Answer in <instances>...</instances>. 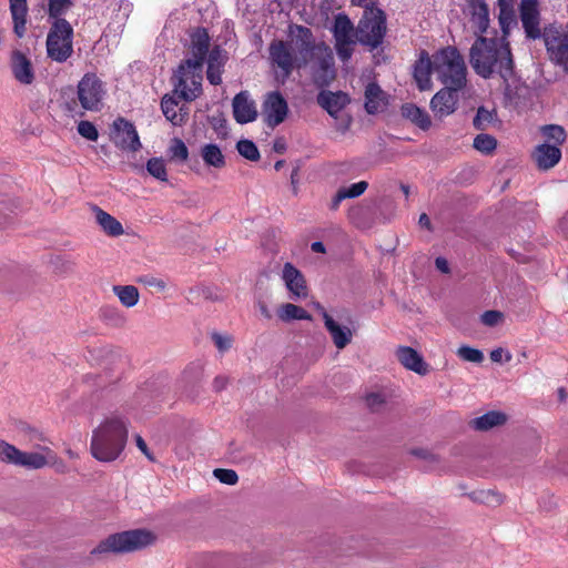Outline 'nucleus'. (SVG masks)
Here are the masks:
<instances>
[{
    "instance_id": "1",
    "label": "nucleus",
    "mask_w": 568,
    "mask_h": 568,
    "mask_svg": "<svg viewBox=\"0 0 568 568\" xmlns=\"http://www.w3.org/2000/svg\"><path fill=\"white\" fill-rule=\"evenodd\" d=\"M318 45L320 41L310 28L290 24L287 39L274 40L268 48L270 61L275 69L276 78L285 81L294 69L306 68Z\"/></svg>"
},
{
    "instance_id": "2",
    "label": "nucleus",
    "mask_w": 568,
    "mask_h": 568,
    "mask_svg": "<svg viewBox=\"0 0 568 568\" xmlns=\"http://www.w3.org/2000/svg\"><path fill=\"white\" fill-rule=\"evenodd\" d=\"M469 63L484 79L499 75L508 81L514 74L513 54L505 39L477 37L469 50Z\"/></svg>"
},
{
    "instance_id": "3",
    "label": "nucleus",
    "mask_w": 568,
    "mask_h": 568,
    "mask_svg": "<svg viewBox=\"0 0 568 568\" xmlns=\"http://www.w3.org/2000/svg\"><path fill=\"white\" fill-rule=\"evenodd\" d=\"M126 439L125 422L119 416L108 417L92 433L91 454L99 462H113L123 452Z\"/></svg>"
},
{
    "instance_id": "4",
    "label": "nucleus",
    "mask_w": 568,
    "mask_h": 568,
    "mask_svg": "<svg viewBox=\"0 0 568 568\" xmlns=\"http://www.w3.org/2000/svg\"><path fill=\"white\" fill-rule=\"evenodd\" d=\"M434 73L438 80L452 89H463L466 85L467 69L464 58L455 47H446L432 55Z\"/></svg>"
},
{
    "instance_id": "5",
    "label": "nucleus",
    "mask_w": 568,
    "mask_h": 568,
    "mask_svg": "<svg viewBox=\"0 0 568 568\" xmlns=\"http://www.w3.org/2000/svg\"><path fill=\"white\" fill-rule=\"evenodd\" d=\"M151 532L142 529L128 530L109 536L101 541L92 554L130 552L144 548L152 544Z\"/></svg>"
},
{
    "instance_id": "6",
    "label": "nucleus",
    "mask_w": 568,
    "mask_h": 568,
    "mask_svg": "<svg viewBox=\"0 0 568 568\" xmlns=\"http://www.w3.org/2000/svg\"><path fill=\"white\" fill-rule=\"evenodd\" d=\"M73 28L65 19L52 21L47 36V53L55 62H65L73 53Z\"/></svg>"
},
{
    "instance_id": "7",
    "label": "nucleus",
    "mask_w": 568,
    "mask_h": 568,
    "mask_svg": "<svg viewBox=\"0 0 568 568\" xmlns=\"http://www.w3.org/2000/svg\"><path fill=\"white\" fill-rule=\"evenodd\" d=\"M203 65L184 61L174 75V93L190 102L202 93Z\"/></svg>"
},
{
    "instance_id": "8",
    "label": "nucleus",
    "mask_w": 568,
    "mask_h": 568,
    "mask_svg": "<svg viewBox=\"0 0 568 568\" xmlns=\"http://www.w3.org/2000/svg\"><path fill=\"white\" fill-rule=\"evenodd\" d=\"M542 39L550 61L568 72V24H549Z\"/></svg>"
},
{
    "instance_id": "9",
    "label": "nucleus",
    "mask_w": 568,
    "mask_h": 568,
    "mask_svg": "<svg viewBox=\"0 0 568 568\" xmlns=\"http://www.w3.org/2000/svg\"><path fill=\"white\" fill-rule=\"evenodd\" d=\"M385 17L379 9L365 10L357 26L358 42L371 48H377L385 36Z\"/></svg>"
},
{
    "instance_id": "10",
    "label": "nucleus",
    "mask_w": 568,
    "mask_h": 568,
    "mask_svg": "<svg viewBox=\"0 0 568 568\" xmlns=\"http://www.w3.org/2000/svg\"><path fill=\"white\" fill-rule=\"evenodd\" d=\"M332 33L335 40V50L343 62H347L353 54L354 45L358 41L357 29L354 28L349 18L344 13H338L332 27Z\"/></svg>"
},
{
    "instance_id": "11",
    "label": "nucleus",
    "mask_w": 568,
    "mask_h": 568,
    "mask_svg": "<svg viewBox=\"0 0 568 568\" xmlns=\"http://www.w3.org/2000/svg\"><path fill=\"white\" fill-rule=\"evenodd\" d=\"M314 82L318 87L328 85L336 75L334 55L332 49L324 42L320 41V45L310 58V64Z\"/></svg>"
},
{
    "instance_id": "12",
    "label": "nucleus",
    "mask_w": 568,
    "mask_h": 568,
    "mask_svg": "<svg viewBox=\"0 0 568 568\" xmlns=\"http://www.w3.org/2000/svg\"><path fill=\"white\" fill-rule=\"evenodd\" d=\"M105 95L102 81L93 73H87L78 83V99L87 111H99Z\"/></svg>"
},
{
    "instance_id": "13",
    "label": "nucleus",
    "mask_w": 568,
    "mask_h": 568,
    "mask_svg": "<svg viewBox=\"0 0 568 568\" xmlns=\"http://www.w3.org/2000/svg\"><path fill=\"white\" fill-rule=\"evenodd\" d=\"M288 114V104L283 94L278 91H272L265 94L262 104V115L264 122L270 128H275L283 123Z\"/></svg>"
},
{
    "instance_id": "14",
    "label": "nucleus",
    "mask_w": 568,
    "mask_h": 568,
    "mask_svg": "<svg viewBox=\"0 0 568 568\" xmlns=\"http://www.w3.org/2000/svg\"><path fill=\"white\" fill-rule=\"evenodd\" d=\"M112 139L114 144L124 151L136 152L142 146L135 126L123 118H118L113 122Z\"/></svg>"
},
{
    "instance_id": "15",
    "label": "nucleus",
    "mask_w": 568,
    "mask_h": 568,
    "mask_svg": "<svg viewBox=\"0 0 568 568\" xmlns=\"http://www.w3.org/2000/svg\"><path fill=\"white\" fill-rule=\"evenodd\" d=\"M519 17L528 39L536 40L542 38L544 31L540 29L538 0H521Z\"/></svg>"
},
{
    "instance_id": "16",
    "label": "nucleus",
    "mask_w": 568,
    "mask_h": 568,
    "mask_svg": "<svg viewBox=\"0 0 568 568\" xmlns=\"http://www.w3.org/2000/svg\"><path fill=\"white\" fill-rule=\"evenodd\" d=\"M281 278L290 292L291 298L301 300L307 296L306 281L301 271L292 263L287 262L284 264Z\"/></svg>"
},
{
    "instance_id": "17",
    "label": "nucleus",
    "mask_w": 568,
    "mask_h": 568,
    "mask_svg": "<svg viewBox=\"0 0 568 568\" xmlns=\"http://www.w3.org/2000/svg\"><path fill=\"white\" fill-rule=\"evenodd\" d=\"M459 89L445 87L439 90L430 100V109L438 118H445L455 112L457 108Z\"/></svg>"
},
{
    "instance_id": "18",
    "label": "nucleus",
    "mask_w": 568,
    "mask_h": 568,
    "mask_svg": "<svg viewBox=\"0 0 568 568\" xmlns=\"http://www.w3.org/2000/svg\"><path fill=\"white\" fill-rule=\"evenodd\" d=\"M467 10L470 28L476 36H483L489 27V10L484 0H468Z\"/></svg>"
},
{
    "instance_id": "19",
    "label": "nucleus",
    "mask_w": 568,
    "mask_h": 568,
    "mask_svg": "<svg viewBox=\"0 0 568 568\" xmlns=\"http://www.w3.org/2000/svg\"><path fill=\"white\" fill-rule=\"evenodd\" d=\"M232 108L233 116L237 123H250L257 118L255 102L250 98L246 91H242L234 97Z\"/></svg>"
},
{
    "instance_id": "20",
    "label": "nucleus",
    "mask_w": 568,
    "mask_h": 568,
    "mask_svg": "<svg viewBox=\"0 0 568 568\" xmlns=\"http://www.w3.org/2000/svg\"><path fill=\"white\" fill-rule=\"evenodd\" d=\"M10 68L14 79L21 84H31L34 71L30 59L21 51L13 50L10 57Z\"/></svg>"
},
{
    "instance_id": "21",
    "label": "nucleus",
    "mask_w": 568,
    "mask_h": 568,
    "mask_svg": "<svg viewBox=\"0 0 568 568\" xmlns=\"http://www.w3.org/2000/svg\"><path fill=\"white\" fill-rule=\"evenodd\" d=\"M434 72L433 58L422 51L414 64V80L420 91L430 90L433 87L430 74Z\"/></svg>"
},
{
    "instance_id": "22",
    "label": "nucleus",
    "mask_w": 568,
    "mask_h": 568,
    "mask_svg": "<svg viewBox=\"0 0 568 568\" xmlns=\"http://www.w3.org/2000/svg\"><path fill=\"white\" fill-rule=\"evenodd\" d=\"M324 320V325L329 333L334 345L338 349L345 348L352 341V331L347 326L339 325L334 318L323 308L320 307Z\"/></svg>"
},
{
    "instance_id": "23",
    "label": "nucleus",
    "mask_w": 568,
    "mask_h": 568,
    "mask_svg": "<svg viewBox=\"0 0 568 568\" xmlns=\"http://www.w3.org/2000/svg\"><path fill=\"white\" fill-rule=\"evenodd\" d=\"M54 458V453L49 447H42L41 452H19L17 465L27 469H40L49 465Z\"/></svg>"
},
{
    "instance_id": "24",
    "label": "nucleus",
    "mask_w": 568,
    "mask_h": 568,
    "mask_svg": "<svg viewBox=\"0 0 568 568\" xmlns=\"http://www.w3.org/2000/svg\"><path fill=\"white\" fill-rule=\"evenodd\" d=\"M317 103L327 111V113L337 118L339 112L349 103L348 95L342 91H322L317 95Z\"/></svg>"
},
{
    "instance_id": "25",
    "label": "nucleus",
    "mask_w": 568,
    "mask_h": 568,
    "mask_svg": "<svg viewBox=\"0 0 568 568\" xmlns=\"http://www.w3.org/2000/svg\"><path fill=\"white\" fill-rule=\"evenodd\" d=\"M227 61V54L219 47L213 48L207 57L206 79L213 85L222 83V73Z\"/></svg>"
},
{
    "instance_id": "26",
    "label": "nucleus",
    "mask_w": 568,
    "mask_h": 568,
    "mask_svg": "<svg viewBox=\"0 0 568 568\" xmlns=\"http://www.w3.org/2000/svg\"><path fill=\"white\" fill-rule=\"evenodd\" d=\"M534 161L540 170L554 168L561 159V150L557 145L542 143L535 148L532 152Z\"/></svg>"
},
{
    "instance_id": "27",
    "label": "nucleus",
    "mask_w": 568,
    "mask_h": 568,
    "mask_svg": "<svg viewBox=\"0 0 568 568\" xmlns=\"http://www.w3.org/2000/svg\"><path fill=\"white\" fill-rule=\"evenodd\" d=\"M210 37L205 29L197 28L191 33V53L192 58L185 61L200 63L203 65L204 59L209 52Z\"/></svg>"
},
{
    "instance_id": "28",
    "label": "nucleus",
    "mask_w": 568,
    "mask_h": 568,
    "mask_svg": "<svg viewBox=\"0 0 568 568\" xmlns=\"http://www.w3.org/2000/svg\"><path fill=\"white\" fill-rule=\"evenodd\" d=\"M396 356L405 368L419 375L427 374V365L425 364L423 357L414 348L408 346H400L396 351Z\"/></svg>"
},
{
    "instance_id": "29",
    "label": "nucleus",
    "mask_w": 568,
    "mask_h": 568,
    "mask_svg": "<svg viewBox=\"0 0 568 568\" xmlns=\"http://www.w3.org/2000/svg\"><path fill=\"white\" fill-rule=\"evenodd\" d=\"M387 104L386 93L381 89V87L371 82L365 88V110L368 114H376L383 111Z\"/></svg>"
},
{
    "instance_id": "30",
    "label": "nucleus",
    "mask_w": 568,
    "mask_h": 568,
    "mask_svg": "<svg viewBox=\"0 0 568 568\" xmlns=\"http://www.w3.org/2000/svg\"><path fill=\"white\" fill-rule=\"evenodd\" d=\"M92 212L94 213L95 222L106 235L118 237L124 234V229L121 222L118 221L114 216L97 205L92 206Z\"/></svg>"
},
{
    "instance_id": "31",
    "label": "nucleus",
    "mask_w": 568,
    "mask_h": 568,
    "mask_svg": "<svg viewBox=\"0 0 568 568\" xmlns=\"http://www.w3.org/2000/svg\"><path fill=\"white\" fill-rule=\"evenodd\" d=\"M10 12L13 20V31L17 37L22 38L27 23V0H10Z\"/></svg>"
},
{
    "instance_id": "32",
    "label": "nucleus",
    "mask_w": 568,
    "mask_h": 568,
    "mask_svg": "<svg viewBox=\"0 0 568 568\" xmlns=\"http://www.w3.org/2000/svg\"><path fill=\"white\" fill-rule=\"evenodd\" d=\"M201 158L205 165L214 168V169H222L225 166V156L222 153V150L217 144L214 143H206L201 146L200 150Z\"/></svg>"
},
{
    "instance_id": "33",
    "label": "nucleus",
    "mask_w": 568,
    "mask_h": 568,
    "mask_svg": "<svg viewBox=\"0 0 568 568\" xmlns=\"http://www.w3.org/2000/svg\"><path fill=\"white\" fill-rule=\"evenodd\" d=\"M402 115L405 119L410 120L413 123H415L417 126H419L423 130H427L432 125V121H430L428 113L415 104H412V103L404 104L402 106Z\"/></svg>"
},
{
    "instance_id": "34",
    "label": "nucleus",
    "mask_w": 568,
    "mask_h": 568,
    "mask_svg": "<svg viewBox=\"0 0 568 568\" xmlns=\"http://www.w3.org/2000/svg\"><path fill=\"white\" fill-rule=\"evenodd\" d=\"M506 419L507 418L505 414L491 410L479 417L474 418L470 422V426L476 430H488L491 429L493 427L503 425L506 422Z\"/></svg>"
},
{
    "instance_id": "35",
    "label": "nucleus",
    "mask_w": 568,
    "mask_h": 568,
    "mask_svg": "<svg viewBox=\"0 0 568 568\" xmlns=\"http://www.w3.org/2000/svg\"><path fill=\"white\" fill-rule=\"evenodd\" d=\"M178 102L171 97H163L161 109L164 116L174 125H181L185 121V114L178 112Z\"/></svg>"
},
{
    "instance_id": "36",
    "label": "nucleus",
    "mask_w": 568,
    "mask_h": 568,
    "mask_svg": "<svg viewBox=\"0 0 568 568\" xmlns=\"http://www.w3.org/2000/svg\"><path fill=\"white\" fill-rule=\"evenodd\" d=\"M113 291L125 307H133L139 302V291L133 285L114 286Z\"/></svg>"
},
{
    "instance_id": "37",
    "label": "nucleus",
    "mask_w": 568,
    "mask_h": 568,
    "mask_svg": "<svg viewBox=\"0 0 568 568\" xmlns=\"http://www.w3.org/2000/svg\"><path fill=\"white\" fill-rule=\"evenodd\" d=\"M277 314L284 322L293 320H311V315L303 307L291 303L282 305Z\"/></svg>"
},
{
    "instance_id": "38",
    "label": "nucleus",
    "mask_w": 568,
    "mask_h": 568,
    "mask_svg": "<svg viewBox=\"0 0 568 568\" xmlns=\"http://www.w3.org/2000/svg\"><path fill=\"white\" fill-rule=\"evenodd\" d=\"M473 146L483 154H491L497 148V140L490 134L480 133L475 136Z\"/></svg>"
},
{
    "instance_id": "39",
    "label": "nucleus",
    "mask_w": 568,
    "mask_h": 568,
    "mask_svg": "<svg viewBox=\"0 0 568 568\" xmlns=\"http://www.w3.org/2000/svg\"><path fill=\"white\" fill-rule=\"evenodd\" d=\"M470 497L477 503L487 504L489 506H498L504 501V497L499 493L490 489L474 491Z\"/></svg>"
},
{
    "instance_id": "40",
    "label": "nucleus",
    "mask_w": 568,
    "mask_h": 568,
    "mask_svg": "<svg viewBox=\"0 0 568 568\" xmlns=\"http://www.w3.org/2000/svg\"><path fill=\"white\" fill-rule=\"evenodd\" d=\"M146 171L150 175L161 182L168 181L165 162L161 158H152L146 162Z\"/></svg>"
},
{
    "instance_id": "41",
    "label": "nucleus",
    "mask_w": 568,
    "mask_h": 568,
    "mask_svg": "<svg viewBox=\"0 0 568 568\" xmlns=\"http://www.w3.org/2000/svg\"><path fill=\"white\" fill-rule=\"evenodd\" d=\"M542 135L549 142H554L552 145H561L566 141V132L562 126L556 124H549L541 128Z\"/></svg>"
},
{
    "instance_id": "42",
    "label": "nucleus",
    "mask_w": 568,
    "mask_h": 568,
    "mask_svg": "<svg viewBox=\"0 0 568 568\" xmlns=\"http://www.w3.org/2000/svg\"><path fill=\"white\" fill-rule=\"evenodd\" d=\"M498 22L501 30V37L499 39L508 41L507 39L510 34V30L517 24L515 11L499 12Z\"/></svg>"
},
{
    "instance_id": "43",
    "label": "nucleus",
    "mask_w": 568,
    "mask_h": 568,
    "mask_svg": "<svg viewBox=\"0 0 568 568\" xmlns=\"http://www.w3.org/2000/svg\"><path fill=\"white\" fill-rule=\"evenodd\" d=\"M72 7V0H49L48 14L49 18L57 20L63 19L62 16Z\"/></svg>"
},
{
    "instance_id": "44",
    "label": "nucleus",
    "mask_w": 568,
    "mask_h": 568,
    "mask_svg": "<svg viewBox=\"0 0 568 568\" xmlns=\"http://www.w3.org/2000/svg\"><path fill=\"white\" fill-rule=\"evenodd\" d=\"M19 452L16 446L0 439V462L16 466Z\"/></svg>"
},
{
    "instance_id": "45",
    "label": "nucleus",
    "mask_w": 568,
    "mask_h": 568,
    "mask_svg": "<svg viewBox=\"0 0 568 568\" xmlns=\"http://www.w3.org/2000/svg\"><path fill=\"white\" fill-rule=\"evenodd\" d=\"M237 152L250 161H257L260 159V152L257 146L251 140H240L236 143Z\"/></svg>"
},
{
    "instance_id": "46",
    "label": "nucleus",
    "mask_w": 568,
    "mask_h": 568,
    "mask_svg": "<svg viewBox=\"0 0 568 568\" xmlns=\"http://www.w3.org/2000/svg\"><path fill=\"white\" fill-rule=\"evenodd\" d=\"M495 112L489 111L484 106L478 108L476 115L473 120V125L479 131H484L494 121Z\"/></svg>"
},
{
    "instance_id": "47",
    "label": "nucleus",
    "mask_w": 568,
    "mask_h": 568,
    "mask_svg": "<svg viewBox=\"0 0 568 568\" xmlns=\"http://www.w3.org/2000/svg\"><path fill=\"white\" fill-rule=\"evenodd\" d=\"M457 356L469 363H476L479 364L484 361V353L480 349L470 347L468 345H462L457 352Z\"/></svg>"
},
{
    "instance_id": "48",
    "label": "nucleus",
    "mask_w": 568,
    "mask_h": 568,
    "mask_svg": "<svg viewBox=\"0 0 568 568\" xmlns=\"http://www.w3.org/2000/svg\"><path fill=\"white\" fill-rule=\"evenodd\" d=\"M169 154L172 159H176L181 162H185L189 158V150L185 143L179 139L174 138L171 141V145L169 148Z\"/></svg>"
},
{
    "instance_id": "49",
    "label": "nucleus",
    "mask_w": 568,
    "mask_h": 568,
    "mask_svg": "<svg viewBox=\"0 0 568 568\" xmlns=\"http://www.w3.org/2000/svg\"><path fill=\"white\" fill-rule=\"evenodd\" d=\"M368 187V183L366 181H359L353 183L349 186L341 187L346 199H354L362 195Z\"/></svg>"
},
{
    "instance_id": "50",
    "label": "nucleus",
    "mask_w": 568,
    "mask_h": 568,
    "mask_svg": "<svg viewBox=\"0 0 568 568\" xmlns=\"http://www.w3.org/2000/svg\"><path fill=\"white\" fill-rule=\"evenodd\" d=\"M78 132L81 136L85 138L89 141H97L99 138L97 128L90 121H81L78 124Z\"/></svg>"
},
{
    "instance_id": "51",
    "label": "nucleus",
    "mask_w": 568,
    "mask_h": 568,
    "mask_svg": "<svg viewBox=\"0 0 568 568\" xmlns=\"http://www.w3.org/2000/svg\"><path fill=\"white\" fill-rule=\"evenodd\" d=\"M504 320V314L499 311H486L481 314L480 321L488 327L498 325Z\"/></svg>"
},
{
    "instance_id": "52",
    "label": "nucleus",
    "mask_w": 568,
    "mask_h": 568,
    "mask_svg": "<svg viewBox=\"0 0 568 568\" xmlns=\"http://www.w3.org/2000/svg\"><path fill=\"white\" fill-rule=\"evenodd\" d=\"M214 476L217 478L221 483L226 485H235L239 480L237 474L232 469H215Z\"/></svg>"
},
{
    "instance_id": "53",
    "label": "nucleus",
    "mask_w": 568,
    "mask_h": 568,
    "mask_svg": "<svg viewBox=\"0 0 568 568\" xmlns=\"http://www.w3.org/2000/svg\"><path fill=\"white\" fill-rule=\"evenodd\" d=\"M212 339L214 342V345L220 352H226L232 346V338L227 335H222L219 333L212 334Z\"/></svg>"
},
{
    "instance_id": "54",
    "label": "nucleus",
    "mask_w": 568,
    "mask_h": 568,
    "mask_svg": "<svg viewBox=\"0 0 568 568\" xmlns=\"http://www.w3.org/2000/svg\"><path fill=\"white\" fill-rule=\"evenodd\" d=\"M211 124L216 132L219 138H226L227 136V123L226 120L223 118H212Z\"/></svg>"
},
{
    "instance_id": "55",
    "label": "nucleus",
    "mask_w": 568,
    "mask_h": 568,
    "mask_svg": "<svg viewBox=\"0 0 568 568\" xmlns=\"http://www.w3.org/2000/svg\"><path fill=\"white\" fill-rule=\"evenodd\" d=\"M366 403L371 409L377 410L383 405L384 398L381 394L373 393L366 397Z\"/></svg>"
},
{
    "instance_id": "56",
    "label": "nucleus",
    "mask_w": 568,
    "mask_h": 568,
    "mask_svg": "<svg viewBox=\"0 0 568 568\" xmlns=\"http://www.w3.org/2000/svg\"><path fill=\"white\" fill-rule=\"evenodd\" d=\"M135 442H136V446L142 452V454L151 462H154V457L153 455L151 454V452L149 450L148 448V445L146 443L144 442V439L140 436V435H136L135 436Z\"/></svg>"
},
{
    "instance_id": "57",
    "label": "nucleus",
    "mask_w": 568,
    "mask_h": 568,
    "mask_svg": "<svg viewBox=\"0 0 568 568\" xmlns=\"http://www.w3.org/2000/svg\"><path fill=\"white\" fill-rule=\"evenodd\" d=\"M344 200H346V197H345L344 193L342 192V190L339 189L337 191V193L334 195V197L332 199L329 209L333 211H336L339 207L342 201H344Z\"/></svg>"
},
{
    "instance_id": "58",
    "label": "nucleus",
    "mask_w": 568,
    "mask_h": 568,
    "mask_svg": "<svg viewBox=\"0 0 568 568\" xmlns=\"http://www.w3.org/2000/svg\"><path fill=\"white\" fill-rule=\"evenodd\" d=\"M49 465L54 467V469L61 474L67 473L68 470L67 465L61 459H58L55 455L54 458L49 462Z\"/></svg>"
},
{
    "instance_id": "59",
    "label": "nucleus",
    "mask_w": 568,
    "mask_h": 568,
    "mask_svg": "<svg viewBox=\"0 0 568 568\" xmlns=\"http://www.w3.org/2000/svg\"><path fill=\"white\" fill-rule=\"evenodd\" d=\"M227 378L225 376H216L213 381V388L216 392H221L226 387Z\"/></svg>"
},
{
    "instance_id": "60",
    "label": "nucleus",
    "mask_w": 568,
    "mask_h": 568,
    "mask_svg": "<svg viewBox=\"0 0 568 568\" xmlns=\"http://www.w3.org/2000/svg\"><path fill=\"white\" fill-rule=\"evenodd\" d=\"M515 0H498L499 12L514 11Z\"/></svg>"
},
{
    "instance_id": "61",
    "label": "nucleus",
    "mask_w": 568,
    "mask_h": 568,
    "mask_svg": "<svg viewBox=\"0 0 568 568\" xmlns=\"http://www.w3.org/2000/svg\"><path fill=\"white\" fill-rule=\"evenodd\" d=\"M435 265L436 267L442 272V273H448L449 272V266H448V262L446 258L444 257H437L436 261H435Z\"/></svg>"
},
{
    "instance_id": "62",
    "label": "nucleus",
    "mask_w": 568,
    "mask_h": 568,
    "mask_svg": "<svg viewBox=\"0 0 568 568\" xmlns=\"http://www.w3.org/2000/svg\"><path fill=\"white\" fill-rule=\"evenodd\" d=\"M505 352L503 348L498 347L490 352V359L495 363H500L503 361Z\"/></svg>"
},
{
    "instance_id": "63",
    "label": "nucleus",
    "mask_w": 568,
    "mask_h": 568,
    "mask_svg": "<svg viewBox=\"0 0 568 568\" xmlns=\"http://www.w3.org/2000/svg\"><path fill=\"white\" fill-rule=\"evenodd\" d=\"M414 455L420 457V458H424V459H430V460H435V456L433 454H430L429 452L425 450V449H415L413 452Z\"/></svg>"
},
{
    "instance_id": "64",
    "label": "nucleus",
    "mask_w": 568,
    "mask_h": 568,
    "mask_svg": "<svg viewBox=\"0 0 568 568\" xmlns=\"http://www.w3.org/2000/svg\"><path fill=\"white\" fill-rule=\"evenodd\" d=\"M418 223H419L420 226H424V227H427V229H429V226H430V220H429V217H428V215L426 213H423L419 216Z\"/></svg>"
}]
</instances>
